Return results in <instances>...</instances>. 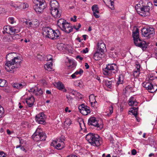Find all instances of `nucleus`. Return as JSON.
<instances>
[{"instance_id": "1", "label": "nucleus", "mask_w": 157, "mask_h": 157, "mask_svg": "<svg viewBox=\"0 0 157 157\" xmlns=\"http://www.w3.org/2000/svg\"><path fill=\"white\" fill-rule=\"evenodd\" d=\"M5 62V68L6 71L14 73L16 69L19 67L21 61L20 57L17 56L16 53L12 52L7 54Z\"/></svg>"}, {"instance_id": "2", "label": "nucleus", "mask_w": 157, "mask_h": 157, "mask_svg": "<svg viewBox=\"0 0 157 157\" xmlns=\"http://www.w3.org/2000/svg\"><path fill=\"white\" fill-rule=\"evenodd\" d=\"M152 6V4L147 0H141L138 3V8L140 10L138 13L141 16L146 17L150 15L149 11Z\"/></svg>"}, {"instance_id": "3", "label": "nucleus", "mask_w": 157, "mask_h": 157, "mask_svg": "<svg viewBox=\"0 0 157 157\" xmlns=\"http://www.w3.org/2000/svg\"><path fill=\"white\" fill-rule=\"evenodd\" d=\"M86 140L92 145L98 147L102 143L101 138L98 135L91 133L88 134L86 136Z\"/></svg>"}, {"instance_id": "4", "label": "nucleus", "mask_w": 157, "mask_h": 157, "mask_svg": "<svg viewBox=\"0 0 157 157\" xmlns=\"http://www.w3.org/2000/svg\"><path fill=\"white\" fill-rule=\"evenodd\" d=\"M57 25L63 31L69 33L73 30L72 25L63 19H60L57 21Z\"/></svg>"}, {"instance_id": "5", "label": "nucleus", "mask_w": 157, "mask_h": 157, "mask_svg": "<svg viewBox=\"0 0 157 157\" xmlns=\"http://www.w3.org/2000/svg\"><path fill=\"white\" fill-rule=\"evenodd\" d=\"M118 71V67L115 63L108 64L105 68L103 69V74L106 76H111Z\"/></svg>"}, {"instance_id": "6", "label": "nucleus", "mask_w": 157, "mask_h": 157, "mask_svg": "<svg viewBox=\"0 0 157 157\" xmlns=\"http://www.w3.org/2000/svg\"><path fill=\"white\" fill-rule=\"evenodd\" d=\"M128 105L133 107L130 109L128 112V114H130L132 113L134 115L136 120H137V102L135 101V99L133 97H131L128 101Z\"/></svg>"}, {"instance_id": "7", "label": "nucleus", "mask_w": 157, "mask_h": 157, "mask_svg": "<svg viewBox=\"0 0 157 157\" xmlns=\"http://www.w3.org/2000/svg\"><path fill=\"white\" fill-rule=\"evenodd\" d=\"M41 129L38 128L36 131L32 136L33 139L37 141L44 140L46 138V134L45 133L41 132Z\"/></svg>"}, {"instance_id": "8", "label": "nucleus", "mask_w": 157, "mask_h": 157, "mask_svg": "<svg viewBox=\"0 0 157 157\" xmlns=\"http://www.w3.org/2000/svg\"><path fill=\"white\" fill-rule=\"evenodd\" d=\"M64 141V139L63 138L62 139L61 137L57 138L52 141L51 143V145L57 149L61 150L65 147Z\"/></svg>"}, {"instance_id": "9", "label": "nucleus", "mask_w": 157, "mask_h": 157, "mask_svg": "<svg viewBox=\"0 0 157 157\" xmlns=\"http://www.w3.org/2000/svg\"><path fill=\"white\" fill-rule=\"evenodd\" d=\"M155 33L154 29L152 28H144L141 30L142 35L147 39L153 36Z\"/></svg>"}, {"instance_id": "10", "label": "nucleus", "mask_w": 157, "mask_h": 157, "mask_svg": "<svg viewBox=\"0 0 157 157\" xmlns=\"http://www.w3.org/2000/svg\"><path fill=\"white\" fill-rule=\"evenodd\" d=\"M142 86L152 93L155 92L157 90V86L156 85L153 86L151 82H150L146 81L143 83Z\"/></svg>"}, {"instance_id": "11", "label": "nucleus", "mask_w": 157, "mask_h": 157, "mask_svg": "<svg viewBox=\"0 0 157 157\" xmlns=\"http://www.w3.org/2000/svg\"><path fill=\"white\" fill-rule=\"evenodd\" d=\"M26 26L28 28H36L39 25V22L36 19H34L31 20H29L25 22Z\"/></svg>"}, {"instance_id": "12", "label": "nucleus", "mask_w": 157, "mask_h": 157, "mask_svg": "<svg viewBox=\"0 0 157 157\" xmlns=\"http://www.w3.org/2000/svg\"><path fill=\"white\" fill-rule=\"evenodd\" d=\"M46 7L45 1H42L37 3L35 6L34 10L37 13H41Z\"/></svg>"}, {"instance_id": "13", "label": "nucleus", "mask_w": 157, "mask_h": 157, "mask_svg": "<svg viewBox=\"0 0 157 157\" xmlns=\"http://www.w3.org/2000/svg\"><path fill=\"white\" fill-rule=\"evenodd\" d=\"M43 33L45 35L46 37L52 39L53 36L52 35L53 30L50 27H45L42 29Z\"/></svg>"}, {"instance_id": "14", "label": "nucleus", "mask_w": 157, "mask_h": 157, "mask_svg": "<svg viewBox=\"0 0 157 157\" xmlns=\"http://www.w3.org/2000/svg\"><path fill=\"white\" fill-rule=\"evenodd\" d=\"M88 123L89 125H93L97 127L98 128H99L100 129L103 128L102 125H99L98 121L96 119V118L94 117H91L89 119Z\"/></svg>"}, {"instance_id": "15", "label": "nucleus", "mask_w": 157, "mask_h": 157, "mask_svg": "<svg viewBox=\"0 0 157 157\" xmlns=\"http://www.w3.org/2000/svg\"><path fill=\"white\" fill-rule=\"evenodd\" d=\"M46 116L44 113H40L36 116V120L40 124H43L45 122Z\"/></svg>"}, {"instance_id": "16", "label": "nucleus", "mask_w": 157, "mask_h": 157, "mask_svg": "<svg viewBox=\"0 0 157 157\" xmlns=\"http://www.w3.org/2000/svg\"><path fill=\"white\" fill-rule=\"evenodd\" d=\"M79 109L80 113L83 115H87L90 113L89 107L87 106H85L83 104H82L79 107Z\"/></svg>"}, {"instance_id": "17", "label": "nucleus", "mask_w": 157, "mask_h": 157, "mask_svg": "<svg viewBox=\"0 0 157 157\" xmlns=\"http://www.w3.org/2000/svg\"><path fill=\"white\" fill-rule=\"evenodd\" d=\"M147 45L146 41L141 40L138 36V47L140 48L143 51H144L147 48Z\"/></svg>"}, {"instance_id": "18", "label": "nucleus", "mask_w": 157, "mask_h": 157, "mask_svg": "<svg viewBox=\"0 0 157 157\" xmlns=\"http://www.w3.org/2000/svg\"><path fill=\"white\" fill-rule=\"evenodd\" d=\"M132 36L135 44L137 46V27H134L132 30Z\"/></svg>"}, {"instance_id": "19", "label": "nucleus", "mask_w": 157, "mask_h": 157, "mask_svg": "<svg viewBox=\"0 0 157 157\" xmlns=\"http://www.w3.org/2000/svg\"><path fill=\"white\" fill-rule=\"evenodd\" d=\"M97 46L98 51L104 53L105 50L106 49V46L103 41L101 40L99 41L97 44Z\"/></svg>"}, {"instance_id": "20", "label": "nucleus", "mask_w": 157, "mask_h": 157, "mask_svg": "<svg viewBox=\"0 0 157 157\" xmlns=\"http://www.w3.org/2000/svg\"><path fill=\"white\" fill-rule=\"evenodd\" d=\"M55 86L60 91H63V92H66L67 91V90L65 88L64 85L61 82H59L56 83Z\"/></svg>"}, {"instance_id": "21", "label": "nucleus", "mask_w": 157, "mask_h": 157, "mask_svg": "<svg viewBox=\"0 0 157 157\" xmlns=\"http://www.w3.org/2000/svg\"><path fill=\"white\" fill-rule=\"evenodd\" d=\"M52 16L55 18H58L61 16V12L58 9L50 10Z\"/></svg>"}, {"instance_id": "22", "label": "nucleus", "mask_w": 157, "mask_h": 157, "mask_svg": "<svg viewBox=\"0 0 157 157\" xmlns=\"http://www.w3.org/2000/svg\"><path fill=\"white\" fill-rule=\"evenodd\" d=\"M98 51L95 52L93 55V58L95 60H99L104 57L103 53L100 52Z\"/></svg>"}, {"instance_id": "23", "label": "nucleus", "mask_w": 157, "mask_h": 157, "mask_svg": "<svg viewBox=\"0 0 157 157\" xmlns=\"http://www.w3.org/2000/svg\"><path fill=\"white\" fill-rule=\"evenodd\" d=\"M92 10L93 11L94 16L96 18H98L99 17V16L96 13H99V9L98 5L95 4L93 5L92 7Z\"/></svg>"}, {"instance_id": "24", "label": "nucleus", "mask_w": 157, "mask_h": 157, "mask_svg": "<svg viewBox=\"0 0 157 157\" xmlns=\"http://www.w3.org/2000/svg\"><path fill=\"white\" fill-rule=\"evenodd\" d=\"M29 91L33 92L34 94L36 95H40L43 93V91L41 89L37 88L36 89L31 88L30 89Z\"/></svg>"}, {"instance_id": "25", "label": "nucleus", "mask_w": 157, "mask_h": 157, "mask_svg": "<svg viewBox=\"0 0 157 157\" xmlns=\"http://www.w3.org/2000/svg\"><path fill=\"white\" fill-rule=\"evenodd\" d=\"M35 100L34 97L31 96L26 99V101L29 107H31L34 104Z\"/></svg>"}, {"instance_id": "26", "label": "nucleus", "mask_w": 157, "mask_h": 157, "mask_svg": "<svg viewBox=\"0 0 157 157\" xmlns=\"http://www.w3.org/2000/svg\"><path fill=\"white\" fill-rule=\"evenodd\" d=\"M106 5L111 10L114 9V2L113 0H103Z\"/></svg>"}, {"instance_id": "27", "label": "nucleus", "mask_w": 157, "mask_h": 157, "mask_svg": "<svg viewBox=\"0 0 157 157\" xmlns=\"http://www.w3.org/2000/svg\"><path fill=\"white\" fill-rule=\"evenodd\" d=\"M50 9H57L59 8V6L58 2L55 0H51L50 2Z\"/></svg>"}, {"instance_id": "28", "label": "nucleus", "mask_w": 157, "mask_h": 157, "mask_svg": "<svg viewBox=\"0 0 157 157\" xmlns=\"http://www.w3.org/2000/svg\"><path fill=\"white\" fill-rule=\"evenodd\" d=\"M90 101L91 104V106L93 107L95 106L97 102L95 99V97L94 94H91L89 96Z\"/></svg>"}, {"instance_id": "29", "label": "nucleus", "mask_w": 157, "mask_h": 157, "mask_svg": "<svg viewBox=\"0 0 157 157\" xmlns=\"http://www.w3.org/2000/svg\"><path fill=\"white\" fill-rule=\"evenodd\" d=\"M25 85V83L24 82H21V83H15L13 85V86L14 88H16L17 89H20L22 88Z\"/></svg>"}, {"instance_id": "30", "label": "nucleus", "mask_w": 157, "mask_h": 157, "mask_svg": "<svg viewBox=\"0 0 157 157\" xmlns=\"http://www.w3.org/2000/svg\"><path fill=\"white\" fill-rule=\"evenodd\" d=\"M68 63L69 64V65H68L69 69H74L76 66L75 62L73 59H69Z\"/></svg>"}, {"instance_id": "31", "label": "nucleus", "mask_w": 157, "mask_h": 157, "mask_svg": "<svg viewBox=\"0 0 157 157\" xmlns=\"http://www.w3.org/2000/svg\"><path fill=\"white\" fill-rule=\"evenodd\" d=\"M45 69L48 71H51L52 69V63H47L44 65Z\"/></svg>"}, {"instance_id": "32", "label": "nucleus", "mask_w": 157, "mask_h": 157, "mask_svg": "<svg viewBox=\"0 0 157 157\" xmlns=\"http://www.w3.org/2000/svg\"><path fill=\"white\" fill-rule=\"evenodd\" d=\"M54 33L53 36V37H52V40L57 39L60 35V32L58 30H54Z\"/></svg>"}, {"instance_id": "33", "label": "nucleus", "mask_w": 157, "mask_h": 157, "mask_svg": "<svg viewBox=\"0 0 157 157\" xmlns=\"http://www.w3.org/2000/svg\"><path fill=\"white\" fill-rule=\"evenodd\" d=\"M10 5L12 7L15 9L19 8L20 6V2H18L14 3L13 2H11L10 3Z\"/></svg>"}, {"instance_id": "34", "label": "nucleus", "mask_w": 157, "mask_h": 157, "mask_svg": "<svg viewBox=\"0 0 157 157\" xmlns=\"http://www.w3.org/2000/svg\"><path fill=\"white\" fill-rule=\"evenodd\" d=\"M124 76L123 75H120L118 78V81L117 83L118 85L119 84H122L123 83L124 81Z\"/></svg>"}, {"instance_id": "35", "label": "nucleus", "mask_w": 157, "mask_h": 157, "mask_svg": "<svg viewBox=\"0 0 157 157\" xmlns=\"http://www.w3.org/2000/svg\"><path fill=\"white\" fill-rule=\"evenodd\" d=\"M155 78L153 75L149 74L148 75V77L146 78V81L150 82H151V81L153 80Z\"/></svg>"}, {"instance_id": "36", "label": "nucleus", "mask_w": 157, "mask_h": 157, "mask_svg": "<svg viewBox=\"0 0 157 157\" xmlns=\"http://www.w3.org/2000/svg\"><path fill=\"white\" fill-rule=\"evenodd\" d=\"M75 85L76 86H79L80 87H82V82L81 80H78L74 82Z\"/></svg>"}, {"instance_id": "37", "label": "nucleus", "mask_w": 157, "mask_h": 157, "mask_svg": "<svg viewBox=\"0 0 157 157\" xmlns=\"http://www.w3.org/2000/svg\"><path fill=\"white\" fill-rule=\"evenodd\" d=\"M71 124V121L69 118H67L65 121L64 124L65 125L69 126Z\"/></svg>"}, {"instance_id": "38", "label": "nucleus", "mask_w": 157, "mask_h": 157, "mask_svg": "<svg viewBox=\"0 0 157 157\" xmlns=\"http://www.w3.org/2000/svg\"><path fill=\"white\" fill-rule=\"evenodd\" d=\"M10 26H4L3 28L4 31L3 32V33H5V32H6L7 33L10 34Z\"/></svg>"}, {"instance_id": "39", "label": "nucleus", "mask_w": 157, "mask_h": 157, "mask_svg": "<svg viewBox=\"0 0 157 157\" xmlns=\"http://www.w3.org/2000/svg\"><path fill=\"white\" fill-rule=\"evenodd\" d=\"M29 6L28 4L27 3H20L19 7L21 9H25L28 8Z\"/></svg>"}, {"instance_id": "40", "label": "nucleus", "mask_w": 157, "mask_h": 157, "mask_svg": "<svg viewBox=\"0 0 157 157\" xmlns=\"http://www.w3.org/2000/svg\"><path fill=\"white\" fill-rule=\"evenodd\" d=\"M10 33H18L19 31L17 30L14 27H12L10 26Z\"/></svg>"}, {"instance_id": "41", "label": "nucleus", "mask_w": 157, "mask_h": 157, "mask_svg": "<svg viewBox=\"0 0 157 157\" xmlns=\"http://www.w3.org/2000/svg\"><path fill=\"white\" fill-rule=\"evenodd\" d=\"M83 71L82 69H80L79 70L77 71L74 73L75 75L78 76V77L83 73Z\"/></svg>"}, {"instance_id": "42", "label": "nucleus", "mask_w": 157, "mask_h": 157, "mask_svg": "<svg viewBox=\"0 0 157 157\" xmlns=\"http://www.w3.org/2000/svg\"><path fill=\"white\" fill-rule=\"evenodd\" d=\"M66 97L67 99V102L69 103H71L73 100V98L69 94H67Z\"/></svg>"}, {"instance_id": "43", "label": "nucleus", "mask_w": 157, "mask_h": 157, "mask_svg": "<svg viewBox=\"0 0 157 157\" xmlns=\"http://www.w3.org/2000/svg\"><path fill=\"white\" fill-rule=\"evenodd\" d=\"M63 45H64L63 44H58L57 45V48L60 51L63 50L65 49Z\"/></svg>"}, {"instance_id": "44", "label": "nucleus", "mask_w": 157, "mask_h": 157, "mask_svg": "<svg viewBox=\"0 0 157 157\" xmlns=\"http://www.w3.org/2000/svg\"><path fill=\"white\" fill-rule=\"evenodd\" d=\"M81 25L79 24H77L76 25H74L72 27L73 29H75L77 31H78L79 28L81 27Z\"/></svg>"}, {"instance_id": "45", "label": "nucleus", "mask_w": 157, "mask_h": 157, "mask_svg": "<svg viewBox=\"0 0 157 157\" xmlns=\"http://www.w3.org/2000/svg\"><path fill=\"white\" fill-rule=\"evenodd\" d=\"M112 81L106 80L105 81V85L108 87L111 88L112 87Z\"/></svg>"}, {"instance_id": "46", "label": "nucleus", "mask_w": 157, "mask_h": 157, "mask_svg": "<svg viewBox=\"0 0 157 157\" xmlns=\"http://www.w3.org/2000/svg\"><path fill=\"white\" fill-rule=\"evenodd\" d=\"M7 85V82L4 79H2L1 82L0 86L2 87H4L6 86Z\"/></svg>"}, {"instance_id": "47", "label": "nucleus", "mask_w": 157, "mask_h": 157, "mask_svg": "<svg viewBox=\"0 0 157 157\" xmlns=\"http://www.w3.org/2000/svg\"><path fill=\"white\" fill-rule=\"evenodd\" d=\"M113 108L112 105H111L109 108V113H107V115L108 116H110L113 112Z\"/></svg>"}, {"instance_id": "48", "label": "nucleus", "mask_w": 157, "mask_h": 157, "mask_svg": "<svg viewBox=\"0 0 157 157\" xmlns=\"http://www.w3.org/2000/svg\"><path fill=\"white\" fill-rule=\"evenodd\" d=\"M9 22L12 24L15 22L14 18L13 17H10L8 18Z\"/></svg>"}, {"instance_id": "49", "label": "nucleus", "mask_w": 157, "mask_h": 157, "mask_svg": "<svg viewBox=\"0 0 157 157\" xmlns=\"http://www.w3.org/2000/svg\"><path fill=\"white\" fill-rule=\"evenodd\" d=\"M16 148H20V149L22 151H24L26 152V151L25 150V149L21 145H18L16 146Z\"/></svg>"}, {"instance_id": "50", "label": "nucleus", "mask_w": 157, "mask_h": 157, "mask_svg": "<svg viewBox=\"0 0 157 157\" xmlns=\"http://www.w3.org/2000/svg\"><path fill=\"white\" fill-rule=\"evenodd\" d=\"M46 58L47 61L52 60L53 56L51 55H48L47 56Z\"/></svg>"}, {"instance_id": "51", "label": "nucleus", "mask_w": 157, "mask_h": 157, "mask_svg": "<svg viewBox=\"0 0 157 157\" xmlns=\"http://www.w3.org/2000/svg\"><path fill=\"white\" fill-rule=\"evenodd\" d=\"M44 56L40 54H38L37 56V58L39 60H41L43 59Z\"/></svg>"}, {"instance_id": "52", "label": "nucleus", "mask_w": 157, "mask_h": 157, "mask_svg": "<svg viewBox=\"0 0 157 157\" xmlns=\"http://www.w3.org/2000/svg\"><path fill=\"white\" fill-rule=\"evenodd\" d=\"M132 76L136 79L137 78V71H134L133 73L132 74Z\"/></svg>"}, {"instance_id": "53", "label": "nucleus", "mask_w": 157, "mask_h": 157, "mask_svg": "<svg viewBox=\"0 0 157 157\" xmlns=\"http://www.w3.org/2000/svg\"><path fill=\"white\" fill-rule=\"evenodd\" d=\"M75 96L78 98H79L81 99L82 98V95L81 94L78 92H77V93L76 94Z\"/></svg>"}, {"instance_id": "54", "label": "nucleus", "mask_w": 157, "mask_h": 157, "mask_svg": "<svg viewBox=\"0 0 157 157\" xmlns=\"http://www.w3.org/2000/svg\"><path fill=\"white\" fill-rule=\"evenodd\" d=\"M77 17L76 16H74L73 17L71 18V21L74 22H75L76 21Z\"/></svg>"}, {"instance_id": "55", "label": "nucleus", "mask_w": 157, "mask_h": 157, "mask_svg": "<svg viewBox=\"0 0 157 157\" xmlns=\"http://www.w3.org/2000/svg\"><path fill=\"white\" fill-rule=\"evenodd\" d=\"M82 123L81 122L79 123L81 129H82L83 127H85L83 121H82Z\"/></svg>"}, {"instance_id": "56", "label": "nucleus", "mask_w": 157, "mask_h": 157, "mask_svg": "<svg viewBox=\"0 0 157 157\" xmlns=\"http://www.w3.org/2000/svg\"><path fill=\"white\" fill-rule=\"evenodd\" d=\"M131 153L132 155H136L137 153L135 149H133L132 150Z\"/></svg>"}, {"instance_id": "57", "label": "nucleus", "mask_w": 157, "mask_h": 157, "mask_svg": "<svg viewBox=\"0 0 157 157\" xmlns=\"http://www.w3.org/2000/svg\"><path fill=\"white\" fill-rule=\"evenodd\" d=\"M88 52V48H86L84 49L83 50V52L84 53H87Z\"/></svg>"}, {"instance_id": "58", "label": "nucleus", "mask_w": 157, "mask_h": 157, "mask_svg": "<svg viewBox=\"0 0 157 157\" xmlns=\"http://www.w3.org/2000/svg\"><path fill=\"white\" fill-rule=\"evenodd\" d=\"M71 78L73 79L78 77V76H77L76 75H75V73L72 74L71 75Z\"/></svg>"}, {"instance_id": "59", "label": "nucleus", "mask_w": 157, "mask_h": 157, "mask_svg": "<svg viewBox=\"0 0 157 157\" xmlns=\"http://www.w3.org/2000/svg\"><path fill=\"white\" fill-rule=\"evenodd\" d=\"M77 91H76V90H74L73 91H72V92L71 93V94L75 96H76V94L77 93Z\"/></svg>"}, {"instance_id": "60", "label": "nucleus", "mask_w": 157, "mask_h": 157, "mask_svg": "<svg viewBox=\"0 0 157 157\" xmlns=\"http://www.w3.org/2000/svg\"><path fill=\"white\" fill-rule=\"evenodd\" d=\"M74 90L72 89H71V88H67V90L68 91V92L71 94V93L72 92V91H73Z\"/></svg>"}, {"instance_id": "61", "label": "nucleus", "mask_w": 157, "mask_h": 157, "mask_svg": "<svg viewBox=\"0 0 157 157\" xmlns=\"http://www.w3.org/2000/svg\"><path fill=\"white\" fill-rule=\"evenodd\" d=\"M68 109H68V107H66L65 108V111L66 112H68V113L71 112V110H69Z\"/></svg>"}, {"instance_id": "62", "label": "nucleus", "mask_w": 157, "mask_h": 157, "mask_svg": "<svg viewBox=\"0 0 157 157\" xmlns=\"http://www.w3.org/2000/svg\"><path fill=\"white\" fill-rule=\"evenodd\" d=\"M144 73L143 72L139 73V74H138V77H141L142 76H143V75H144Z\"/></svg>"}, {"instance_id": "63", "label": "nucleus", "mask_w": 157, "mask_h": 157, "mask_svg": "<svg viewBox=\"0 0 157 157\" xmlns=\"http://www.w3.org/2000/svg\"><path fill=\"white\" fill-rule=\"evenodd\" d=\"M76 59H79V60H82L83 59V58L81 57L80 56H76Z\"/></svg>"}, {"instance_id": "64", "label": "nucleus", "mask_w": 157, "mask_h": 157, "mask_svg": "<svg viewBox=\"0 0 157 157\" xmlns=\"http://www.w3.org/2000/svg\"><path fill=\"white\" fill-rule=\"evenodd\" d=\"M0 157H6L5 154L3 152V153L0 154Z\"/></svg>"}]
</instances>
